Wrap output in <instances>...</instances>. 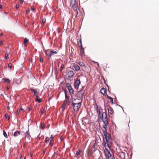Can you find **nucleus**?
Wrapping results in <instances>:
<instances>
[{
  "label": "nucleus",
  "instance_id": "nucleus-49",
  "mask_svg": "<svg viewBox=\"0 0 159 159\" xmlns=\"http://www.w3.org/2000/svg\"><path fill=\"white\" fill-rule=\"evenodd\" d=\"M20 3H22L24 2V0H20Z\"/></svg>",
  "mask_w": 159,
  "mask_h": 159
},
{
  "label": "nucleus",
  "instance_id": "nucleus-51",
  "mask_svg": "<svg viewBox=\"0 0 159 159\" xmlns=\"http://www.w3.org/2000/svg\"><path fill=\"white\" fill-rule=\"evenodd\" d=\"M7 118H8V120H10V116H8L7 117Z\"/></svg>",
  "mask_w": 159,
  "mask_h": 159
},
{
  "label": "nucleus",
  "instance_id": "nucleus-6",
  "mask_svg": "<svg viewBox=\"0 0 159 159\" xmlns=\"http://www.w3.org/2000/svg\"><path fill=\"white\" fill-rule=\"evenodd\" d=\"M104 153L106 157H110L111 159H113L114 157L112 156L110 151L107 149H105Z\"/></svg>",
  "mask_w": 159,
  "mask_h": 159
},
{
  "label": "nucleus",
  "instance_id": "nucleus-57",
  "mask_svg": "<svg viewBox=\"0 0 159 159\" xmlns=\"http://www.w3.org/2000/svg\"><path fill=\"white\" fill-rule=\"evenodd\" d=\"M42 21H43V22H44V23L45 22V21H44L43 20Z\"/></svg>",
  "mask_w": 159,
  "mask_h": 159
},
{
  "label": "nucleus",
  "instance_id": "nucleus-22",
  "mask_svg": "<svg viewBox=\"0 0 159 159\" xmlns=\"http://www.w3.org/2000/svg\"><path fill=\"white\" fill-rule=\"evenodd\" d=\"M78 45L80 48H82V47H83L81 40V39L80 40L79 42L78 43Z\"/></svg>",
  "mask_w": 159,
  "mask_h": 159
},
{
  "label": "nucleus",
  "instance_id": "nucleus-46",
  "mask_svg": "<svg viewBox=\"0 0 159 159\" xmlns=\"http://www.w3.org/2000/svg\"><path fill=\"white\" fill-rule=\"evenodd\" d=\"M3 44V42L2 41H1L0 42V45H2Z\"/></svg>",
  "mask_w": 159,
  "mask_h": 159
},
{
  "label": "nucleus",
  "instance_id": "nucleus-52",
  "mask_svg": "<svg viewBox=\"0 0 159 159\" xmlns=\"http://www.w3.org/2000/svg\"><path fill=\"white\" fill-rule=\"evenodd\" d=\"M2 5H0V9L2 8Z\"/></svg>",
  "mask_w": 159,
  "mask_h": 159
},
{
  "label": "nucleus",
  "instance_id": "nucleus-60",
  "mask_svg": "<svg viewBox=\"0 0 159 159\" xmlns=\"http://www.w3.org/2000/svg\"><path fill=\"white\" fill-rule=\"evenodd\" d=\"M45 152V151H43V152Z\"/></svg>",
  "mask_w": 159,
  "mask_h": 159
},
{
  "label": "nucleus",
  "instance_id": "nucleus-13",
  "mask_svg": "<svg viewBox=\"0 0 159 159\" xmlns=\"http://www.w3.org/2000/svg\"><path fill=\"white\" fill-rule=\"evenodd\" d=\"M108 115L109 116H112L114 113V110L111 107H109L108 108Z\"/></svg>",
  "mask_w": 159,
  "mask_h": 159
},
{
  "label": "nucleus",
  "instance_id": "nucleus-5",
  "mask_svg": "<svg viewBox=\"0 0 159 159\" xmlns=\"http://www.w3.org/2000/svg\"><path fill=\"white\" fill-rule=\"evenodd\" d=\"M66 86L69 90L70 93L71 94H74V91L72 88L71 85L69 83H66Z\"/></svg>",
  "mask_w": 159,
  "mask_h": 159
},
{
  "label": "nucleus",
  "instance_id": "nucleus-25",
  "mask_svg": "<svg viewBox=\"0 0 159 159\" xmlns=\"http://www.w3.org/2000/svg\"><path fill=\"white\" fill-rule=\"evenodd\" d=\"M37 98L35 99V101L36 102H42V100L40 98Z\"/></svg>",
  "mask_w": 159,
  "mask_h": 159
},
{
  "label": "nucleus",
  "instance_id": "nucleus-8",
  "mask_svg": "<svg viewBox=\"0 0 159 159\" xmlns=\"http://www.w3.org/2000/svg\"><path fill=\"white\" fill-rule=\"evenodd\" d=\"M66 99L64 101V103L70 105L71 103V102L70 100V97L67 96L66 93V92H65Z\"/></svg>",
  "mask_w": 159,
  "mask_h": 159
},
{
  "label": "nucleus",
  "instance_id": "nucleus-18",
  "mask_svg": "<svg viewBox=\"0 0 159 159\" xmlns=\"http://www.w3.org/2000/svg\"><path fill=\"white\" fill-rule=\"evenodd\" d=\"M77 63L81 67H83L84 68H86V67L85 63L82 61H79Z\"/></svg>",
  "mask_w": 159,
  "mask_h": 159
},
{
  "label": "nucleus",
  "instance_id": "nucleus-10",
  "mask_svg": "<svg viewBox=\"0 0 159 159\" xmlns=\"http://www.w3.org/2000/svg\"><path fill=\"white\" fill-rule=\"evenodd\" d=\"M80 84V80L77 79L75 82V88L76 89H78Z\"/></svg>",
  "mask_w": 159,
  "mask_h": 159
},
{
  "label": "nucleus",
  "instance_id": "nucleus-16",
  "mask_svg": "<svg viewBox=\"0 0 159 159\" xmlns=\"http://www.w3.org/2000/svg\"><path fill=\"white\" fill-rule=\"evenodd\" d=\"M25 137L27 138L28 140H30V138L31 136L30 134V133L29 131V130L26 131L25 133Z\"/></svg>",
  "mask_w": 159,
  "mask_h": 159
},
{
  "label": "nucleus",
  "instance_id": "nucleus-2",
  "mask_svg": "<svg viewBox=\"0 0 159 159\" xmlns=\"http://www.w3.org/2000/svg\"><path fill=\"white\" fill-rule=\"evenodd\" d=\"M102 120L103 122V129L107 130V126L108 125V121L106 112H103L102 115Z\"/></svg>",
  "mask_w": 159,
  "mask_h": 159
},
{
  "label": "nucleus",
  "instance_id": "nucleus-4",
  "mask_svg": "<svg viewBox=\"0 0 159 159\" xmlns=\"http://www.w3.org/2000/svg\"><path fill=\"white\" fill-rule=\"evenodd\" d=\"M72 106L73 107L74 111H77L81 107V103H75L73 102H72Z\"/></svg>",
  "mask_w": 159,
  "mask_h": 159
},
{
  "label": "nucleus",
  "instance_id": "nucleus-42",
  "mask_svg": "<svg viewBox=\"0 0 159 159\" xmlns=\"http://www.w3.org/2000/svg\"><path fill=\"white\" fill-rule=\"evenodd\" d=\"M45 53L47 55H48L49 53L48 52V51H46L45 52Z\"/></svg>",
  "mask_w": 159,
  "mask_h": 159
},
{
  "label": "nucleus",
  "instance_id": "nucleus-43",
  "mask_svg": "<svg viewBox=\"0 0 159 159\" xmlns=\"http://www.w3.org/2000/svg\"><path fill=\"white\" fill-rule=\"evenodd\" d=\"M40 61L42 63V62H43V58H42L40 57Z\"/></svg>",
  "mask_w": 159,
  "mask_h": 159
},
{
  "label": "nucleus",
  "instance_id": "nucleus-32",
  "mask_svg": "<svg viewBox=\"0 0 159 159\" xmlns=\"http://www.w3.org/2000/svg\"><path fill=\"white\" fill-rule=\"evenodd\" d=\"M45 127V125L43 123H42L41 124V128L42 129H43Z\"/></svg>",
  "mask_w": 159,
  "mask_h": 159
},
{
  "label": "nucleus",
  "instance_id": "nucleus-56",
  "mask_svg": "<svg viewBox=\"0 0 159 159\" xmlns=\"http://www.w3.org/2000/svg\"><path fill=\"white\" fill-rule=\"evenodd\" d=\"M22 156L21 155H20V158L21 159V157H22Z\"/></svg>",
  "mask_w": 159,
  "mask_h": 159
},
{
  "label": "nucleus",
  "instance_id": "nucleus-37",
  "mask_svg": "<svg viewBox=\"0 0 159 159\" xmlns=\"http://www.w3.org/2000/svg\"><path fill=\"white\" fill-rule=\"evenodd\" d=\"M8 56V55L7 54V52H6L5 53V59H6L7 58Z\"/></svg>",
  "mask_w": 159,
  "mask_h": 159
},
{
  "label": "nucleus",
  "instance_id": "nucleus-33",
  "mask_svg": "<svg viewBox=\"0 0 159 159\" xmlns=\"http://www.w3.org/2000/svg\"><path fill=\"white\" fill-rule=\"evenodd\" d=\"M55 74H58V72L57 71V67H55Z\"/></svg>",
  "mask_w": 159,
  "mask_h": 159
},
{
  "label": "nucleus",
  "instance_id": "nucleus-58",
  "mask_svg": "<svg viewBox=\"0 0 159 159\" xmlns=\"http://www.w3.org/2000/svg\"><path fill=\"white\" fill-rule=\"evenodd\" d=\"M9 107H7V109H9Z\"/></svg>",
  "mask_w": 159,
  "mask_h": 159
},
{
  "label": "nucleus",
  "instance_id": "nucleus-36",
  "mask_svg": "<svg viewBox=\"0 0 159 159\" xmlns=\"http://www.w3.org/2000/svg\"><path fill=\"white\" fill-rule=\"evenodd\" d=\"M20 7V5L18 4H16V9H18Z\"/></svg>",
  "mask_w": 159,
  "mask_h": 159
},
{
  "label": "nucleus",
  "instance_id": "nucleus-27",
  "mask_svg": "<svg viewBox=\"0 0 159 159\" xmlns=\"http://www.w3.org/2000/svg\"><path fill=\"white\" fill-rule=\"evenodd\" d=\"M3 134L4 136V137H5L6 138H7V133L5 132L4 130H3Z\"/></svg>",
  "mask_w": 159,
  "mask_h": 159
},
{
  "label": "nucleus",
  "instance_id": "nucleus-38",
  "mask_svg": "<svg viewBox=\"0 0 159 159\" xmlns=\"http://www.w3.org/2000/svg\"><path fill=\"white\" fill-rule=\"evenodd\" d=\"M65 103H64L62 105V108L63 109H64L65 108V107H66V104H65Z\"/></svg>",
  "mask_w": 159,
  "mask_h": 159
},
{
  "label": "nucleus",
  "instance_id": "nucleus-34",
  "mask_svg": "<svg viewBox=\"0 0 159 159\" xmlns=\"http://www.w3.org/2000/svg\"><path fill=\"white\" fill-rule=\"evenodd\" d=\"M41 115H43L45 112V111L44 109L41 110Z\"/></svg>",
  "mask_w": 159,
  "mask_h": 159
},
{
  "label": "nucleus",
  "instance_id": "nucleus-1",
  "mask_svg": "<svg viewBox=\"0 0 159 159\" xmlns=\"http://www.w3.org/2000/svg\"><path fill=\"white\" fill-rule=\"evenodd\" d=\"M103 130V144L105 149H107V148L110 149V146L108 143V142L110 140V138L106 131V129H102Z\"/></svg>",
  "mask_w": 159,
  "mask_h": 159
},
{
  "label": "nucleus",
  "instance_id": "nucleus-28",
  "mask_svg": "<svg viewBox=\"0 0 159 159\" xmlns=\"http://www.w3.org/2000/svg\"><path fill=\"white\" fill-rule=\"evenodd\" d=\"M50 140V138L48 137H46L45 139V142L46 143H48Z\"/></svg>",
  "mask_w": 159,
  "mask_h": 159
},
{
  "label": "nucleus",
  "instance_id": "nucleus-19",
  "mask_svg": "<svg viewBox=\"0 0 159 159\" xmlns=\"http://www.w3.org/2000/svg\"><path fill=\"white\" fill-rule=\"evenodd\" d=\"M107 98L108 99L109 102L112 104L113 103V98L109 96L108 95L107 96Z\"/></svg>",
  "mask_w": 159,
  "mask_h": 159
},
{
  "label": "nucleus",
  "instance_id": "nucleus-45",
  "mask_svg": "<svg viewBox=\"0 0 159 159\" xmlns=\"http://www.w3.org/2000/svg\"><path fill=\"white\" fill-rule=\"evenodd\" d=\"M32 107H30L29 108V111H31L32 109Z\"/></svg>",
  "mask_w": 159,
  "mask_h": 159
},
{
  "label": "nucleus",
  "instance_id": "nucleus-50",
  "mask_svg": "<svg viewBox=\"0 0 159 159\" xmlns=\"http://www.w3.org/2000/svg\"><path fill=\"white\" fill-rule=\"evenodd\" d=\"M95 144H94L93 146V147H92V148H91V149H92L93 148H94V147H95Z\"/></svg>",
  "mask_w": 159,
  "mask_h": 159
},
{
  "label": "nucleus",
  "instance_id": "nucleus-17",
  "mask_svg": "<svg viewBox=\"0 0 159 159\" xmlns=\"http://www.w3.org/2000/svg\"><path fill=\"white\" fill-rule=\"evenodd\" d=\"M100 92L102 94L104 95L106 94L107 90L104 88H102L101 89Z\"/></svg>",
  "mask_w": 159,
  "mask_h": 159
},
{
  "label": "nucleus",
  "instance_id": "nucleus-14",
  "mask_svg": "<svg viewBox=\"0 0 159 159\" xmlns=\"http://www.w3.org/2000/svg\"><path fill=\"white\" fill-rule=\"evenodd\" d=\"M30 90L34 93V95L37 98H39V94L36 90L34 89L31 88L30 89Z\"/></svg>",
  "mask_w": 159,
  "mask_h": 159
},
{
  "label": "nucleus",
  "instance_id": "nucleus-12",
  "mask_svg": "<svg viewBox=\"0 0 159 159\" xmlns=\"http://www.w3.org/2000/svg\"><path fill=\"white\" fill-rule=\"evenodd\" d=\"M72 69L74 71H78L80 69V68L79 65L77 64H74L72 66Z\"/></svg>",
  "mask_w": 159,
  "mask_h": 159
},
{
  "label": "nucleus",
  "instance_id": "nucleus-3",
  "mask_svg": "<svg viewBox=\"0 0 159 159\" xmlns=\"http://www.w3.org/2000/svg\"><path fill=\"white\" fill-rule=\"evenodd\" d=\"M71 4L72 6L73 9L76 14V16L77 17L78 13V10H79L78 6V3L76 2V0H73L71 2Z\"/></svg>",
  "mask_w": 159,
  "mask_h": 159
},
{
  "label": "nucleus",
  "instance_id": "nucleus-30",
  "mask_svg": "<svg viewBox=\"0 0 159 159\" xmlns=\"http://www.w3.org/2000/svg\"><path fill=\"white\" fill-rule=\"evenodd\" d=\"M8 67L9 70H11L12 67V64L9 63L8 65Z\"/></svg>",
  "mask_w": 159,
  "mask_h": 159
},
{
  "label": "nucleus",
  "instance_id": "nucleus-41",
  "mask_svg": "<svg viewBox=\"0 0 159 159\" xmlns=\"http://www.w3.org/2000/svg\"><path fill=\"white\" fill-rule=\"evenodd\" d=\"M20 110H17L16 111V113L17 114H18L20 113Z\"/></svg>",
  "mask_w": 159,
  "mask_h": 159
},
{
  "label": "nucleus",
  "instance_id": "nucleus-24",
  "mask_svg": "<svg viewBox=\"0 0 159 159\" xmlns=\"http://www.w3.org/2000/svg\"><path fill=\"white\" fill-rule=\"evenodd\" d=\"M29 41L28 39L26 38H25L24 39V43L25 45Z\"/></svg>",
  "mask_w": 159,
  "mask_h": 159
},
{
  "label": "nucleus",
  "instance_id": "nucleus-61",
  "mask_svg": "<svg viewBox=\"0 0 159 159\" xmlns=\"http://www.w3.org/2000/svg\"><path fill=\"white\" fill-rule=\"evenodd\" d=\"M45 152V151H43V152Z\"/></svg>",
  "mask_w": 159,
  "mask_h": 159
},
{
  "label": "nucleus",
  "instance_id": "nucleus-9",
  "mask_svg": "<svg viewBox=\"0 0 159 159\" xmlns=\"http://www.w3.org/2000/svg\"><path fill=\"white\" fill-rule=\"evenodd\" d=\"M84 93V90L83 89H81L77 93V96L78 98H81L83 97Z\"/></svg>",
  "mask_w": 159,
  "mask_h": 159
},
{
  "label": "nucleus",
  "instance_id": "nucleus-55",
  "mask_svg": "<svg viewBox=\"0 0 159 159\" xmlns=\"http://www.w3.org/2000/svg\"><path fill=\"white\" fill-rule=\"evenodd\" d=\"M3 35V34L2 33H1L0 34V36H2Z\"/></svg>",
  "mask_w": 159,
  "mask_h": 159
},
{
  "label": "nucleus",
  "instance_id": "nucleus-62",
  "mask_svg": "<svg viewBox=\"0 0 159 159\" xmlns=\"http://www.w3.org/2000/svg\"><path fill=\"white\" fill-rule=\"evenodd\" d=\"M64 159L62 158V159Z\"/></svg>",
  "mask_w": 159,
  "mask_h": 159
},
{
  "label": "nucleus",
  "instance_id": "nucleus-54",
  "mask_svg": "<svg viewBox=\"0 0 159 159\" xmlns=\"http://www.w3.org/2000/svg\"><path fill=\"white\" fill-rule=\"evenodd\" d=\"M20 110L21 111H23V109L22 108H20Z\"/></svg>",
  "mask_w": 159,
  "mask_h": 159
},
{
  "label": "nucleus",
  "instance_id": "nucleus-31",
  "mask_svg": "<svg viewBox=\"0 0 159 159\" xmlns=\"http://www.w3.org/2000/svg\"><path fill=\"white\" fill-rule=\"evenodd\" d=\"M53 143V141H52V140H50V143H49V145L51 146H52Z\"/></svg>",
  "mask_w": 159,
  "mask_h": 159
},
{
  "label": "nucleus",
  "instance_id": "nucleus-21",
  "mask_svg": "<svg viewBox=\"0 0 159 159\" xmlns=\"http://www.w3.org/2000/svg\"><path fill=\"white\" fill-rule=\"evenodd\" d=\"M80 55L81 56H82L84 53V48H83V47H82V48H80Z\"/></svg>",
  "mask_w": 159,
  "mask_h": 159
},
{
  "label": "nucleus",
  "instance_id": "nucleus-40",
  "mask_svg": "<svg viewBox=\"0 0 159 159\" xmlns=\"http://www.w3.org/2000/svg\"><path fill=\"white\" fill-rule=\"evenodd\" d=\"M31 9L33 11H34L35 10L34 7L32 6L31 7Z\"/></svg>",
  "mask_w": 159,
  "mask_h": 159
},
{
  "label": "nucleus",
  "instance_id": "nucleus-44",
  "mask_svg": "<svg viewBox=\"0 0 159 159\" xmlns=\"http://www.w3.org/2000/svg\"><path fill=\"white\" fill-rule=\"evenodd\" d=\"M8 116V115L7 114V113H6L5 115V117L6 118H7Z\"/></svg>",
  "mask_w": 159,
  "mask_h": 159
},
{
  "label": "nucleus",
  "instance_id": "nucleus-47",
  "mask_svg": "<svg viewBox=\"0 0 159 159\" xmlns=\"http://www.w3.org/2000/svg\"><path fill=\"white\" fill-rule=\"evenodd\" d=\"M29 9H28L26 11V13H28L29 12Z\"/></svg>",
  "mask_w": 159,
  "mask_h": 159
},
{
  "label": "nucleus",
  "instance_id": "nucleus-29",
  "mask_svg": "<svg viewBox=\"0 0 159 159\" xmlns=\"http://www.w3.org/2000/svg\"><path fill=\"white\" fill-rule=\"evenodd\" d=\"M80 153H81V151L79 150L76 152V155L77 156H79L80 154Z\"/></svg>",
  "mask_w": 159,
  "mask_h": 159
},
{
  "label": "nucleus",
  "instance_id": "nucleus-48",
  "mask_svg": "<svg viewBox=\"0 0 159 159\" xmlns=\"http://www.w3.org/2000/svg\"><path fill=\"white\" fill-rule=\"evenodd\" d=\"M40 139V137L39 136L37 137V139L39 140Z\"/></svg>",
  "mask_w": 159,
  "mask_h": 159
},
{
  "label": "nucleus",
  "instance_id": "nucleus-35",
  "mask_svg": "<svg viewBox=\"0 0 159 159\" xmlns=\"http://www.w3.org/2000/svg\"><path fill=\"white\" fill-rule=\"evenodd\" d=\"M50 139H51V140H52V141L53 140L54 137L53 135H51L50 137V138H49Z\"/></svg>",
  "mask_w": 159,
  "mask_h": 159
},
{
  "label": "nucleus",
  "instance_id": "nucleus-15",
  "mask_svg": "<svg viewBox=\"0 0 159 159\" xmlns=\"http://www.w3.org/2000/svg\"><path fill=\"white\" fill-rule=\"evenodd\" d=\"M57 52L54 50H52L49 52V57H51L52 56H53L54 54H57Z\"/></svg>",
  "mask_w": 159,
  "mask_h": 159
},
{
  "label": "nucleus",
  "instance_id": "nucleus-23",
  "mask_svg": "<svg viewBox=\"0 0 159 159\" xmlns=\"http://www.w3.org/2000/svg\"><path fill=\"white\" fill-rule=\"evenodd\" d=\"M3 80L7 83H9L10 82V80L8 79L4 78Z\"/></svg>",
  "mask_w": 159,
  "mask_h": 159
},
{
  "label": "nucleus",
  "instance_id": "nucleus-59",
  "mask_svg": "<svg viewBox=\"0 0 159 159\" xmlns=\"http://www.w3.org/2000/svg\"><path fill=\"white\" fill-rule=\"evenodd\" d=\"M24 159H26V157H25V158H24Z\"/></svg>",
  "mask_w": 159,
  "mask_h": 159
},
{
  "label": "nucleus",
  "instance_id": "nucleus-26",
  "mask_svg": "<svg viewBox=\"0 0 159 159\" xmlns=\"http://www.w3.org/2000/svg\"><path fill=\"white\" fill-rule=\"evenodd\" d=\"M64 67H65V66H64V65H63V64H62L61 66V68H60V71L61 72H62V71L63 70V69L64 68Z\"/></svg>",
  "mask_w": 159,
  "mask_h": 159
},
{
  "label": "nucleus",
  "instance_id": "nucleus-39",
  "mask_svg": "<svg viewBox=\"0 0 159 159\" xmlns=\"http://www.w3.org/2000/svg\"><path fill=\"white\" fill-rule=\"evenodd\" d=\"M94 63L96 64V65H97V66L98 67H99V63L98 62H94Z\"/></svg>",
  "mask_w": 159,
  "mask_h": 159
},
{
  "label": "nucleus",
  "instance_id": "nucleus-11",
  "mask_svg": "<svg viewBox=\"0 0 159 159\" xmlns=\"http://www.w3.org/2000/svg\"><path fill=\"white\" fill-rule=\"evenodd\" d=\"M96 106L97 107L96 110L98 116L99 117H101V116L102 113L103 112H102V109L101 108H99L97 104H96Z\"/></svg>",
  "mask_w": 159,
  "mask_h": 159
},
{
  "label": "nucleus",
  "instance_id": "nucleus-20",
  "mask_svg": "<svg viewBox=\"0 0 159 159\" xmlns=\"http://www.w3.org/2000/svg\"><path fill=\"white\" fill-rule=\"evenodd\" d=\"M20 132L18 131H16L14 133L13 135L14 137H16L20 135Z\"/></svg>",
  "mask_w": 159,
  "mask_h": 159
},
{
  "label": "nucleus",
  "instance_id": "nucleus-7",
  "mask_svg": "<svg viewBox=\"0 0 159 159\" xmlns=\"http://www.w3.org/2000/svg\"><path fill=\"white\" fill-rule=\"evenodd\" d=\"M74 75L73 71L72 70H68L67 71L66 75L67 77V79L69 80L72 78Z\"/></svg>",
  "mask_w": 159,
  "mask_h": 159
},
{
  "label": "nucleus",
  "instance_id": "nucleus-53",
  "mask_svg": "<svg viewBox=\"0 0 159 159\" xmlns=\"http://www.w3.org/2000/svg\"><path fill=\"white\" fill-rule=\"evenodd\" d=\"M32 156H33V154L32 153H30V156H31V157H32Z\"/></svg>",
  "mask_w": 159,
  "mask_h": 159
}]
</instances>
